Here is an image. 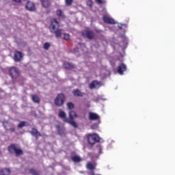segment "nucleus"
Here are the masks:
<instances>
[{
	"label": "nucleus",
	"mask_w": 175,
	"mask_h": 175,
	"mask_svg": "<svg viewBox=\"0 0 175 175\" xmlns=\"http://www.w3.org/2000/svg\"><path fill=\"white\" fill-rule=\"evenodd\" d=\"M31 100L33 103H40V98L36 94L31 95Z\"/></svg>",
	"instance_id": "6ab92c4d"
},
{
	"label": "nucleus",
	"mask_w": 175,
	"mask_h": 175,
	"mask_svg": "<svg viewBox=\"0 0 175 175\" xmlns=\"http://www.w3.org/2000/svg\"><path fill=\"white\" fill-rule=\"evenodd\" d=\"M66 99V98L65 97L64 94H58L56 98H55L54 103L55 106H57V107H61V106H64V103H65Z\"/></svg>",
	"instance_id": "39448f33"
},
{
	"label": "nucleus",
	"mask_w": 175,
	"mask_h": 175,
	"mask_svg": "<svg viewBox=\"0 0 175 175\" xmlns=\"http://www.w3.org/2000/svg\"><path fill=\"white\" fill-rule=\"evenodd\" d=\"M56 131L60 136H62L64 135V128H62V126L59 124H57L55 126Z\"/></svg>",
	"instance_id": "412c9836"
},
{
	"label": "nucleus",
	"mask_w": 175,
	"mask_h": 175,
	"mask_svg": "<svg viewBox=\"0 0 175 175\" xmlns=\"http://www.w3.org/2000/svg\"><path fill=\"white\" fill-rule=\"evenodd\" d=\"M74 51H75V53H77V51H79V49L77 47L75 48Z\"/></svg>",
	"instance_id": "c9c22d12"
},
{
	"label": "nucleus",
	"mask_w": 175,
	"mask_h": 175,
	"mask_svg": "<svg viewBox=\"0 0 175 175\" xmlns=\"http://www.w3.org/2000/svg\"><path fill=\"white\" fill-rule=\"evenodd\" d=\"M91 129H95V125L91 126Z\"/></svg>",
	"instance_id": "e433bc0d"
},
{
	"label": "nucleus",
	"mask_w": 175,
	"mask_h": 175,
	"mask_svg": "<svg viewBox=\"0 0 175 175\" xmlns=\"http://www.w3.org/2000/svg\"><path fill=\"white\" fill-rule=\"evenodd\" d=\"M89 2H92V1H89Z\"/></svg>",
	"instance_id": "58836bf2"
},
{
	"label": "nucleus",
	"mask_w": 175,
	"mask_h": 175,
	"mask_svg": "<svg viewBox=\"0 0 175 175\" xmlns=\"http://www.w3.org/2000/svg\"><path fill=\"white\" fill-rule=\"evenodd\" d=\"M8 152L10 154H15L16 157H18V155H23L24 152L21 148L17 147V144H12L8 147Z\"/></svg>",
	"instance_id": "7ed1b4c3"
},
{
	"label": "nucleus",
	"mask_w": 175,
	"mask_h": 175,
	"mask_svg": "<svg viewBox=\"0 0 175 175\" xmlns=\"http://www.w3.org/2000/svg\"><path fill=\"white\" fill-rule=\"evenodd\" d=\"M51 46V44H50L49 42H45L43 45V49H44V50H49Z\"/></svg>",
	"instance_id": "cd10ccee"
},
{
	"label": "nucleus",
	"mask_w": 175,
	"mask_h": 175,
	"mask_svg": "<svg viewBox=\"0 0 175 175\" xmlns=\"http://www.w3.org/2000/svg\"><path fill=\"white\" fill-rule=\"evenodd\" d=\"M30 133L31 135H32V136H35L36 139L42 137V134L40 133V132H39V131H38L36 128H32Z\"/></svg>",
	"instance_id": "2eb2a0df"
},
{
	"label": "nucleus",
	"mask_w": 175,
	"mask_h": 175,
	"mask_svg": "<svg viewBox=\"0 0 175 175\" xmlns=\"http://www.w3.org/2000/svg\"><path fill=\"white\" fill-rule=\"evenodd\" d=\"M125 71H126V65L124 63L120 64L118 66V73L122 75Z\"/></svg>",
	"instance_id": "9d476101"
},
{
	"label": "nucleus",
	"mask_w": 175,
	"mask_h": 175,
	"mask_svg": "<svg viewBox=\"0 0 175 175\" xmlns=\"http://www.w3.org/2000/svg\"><path fill=\"white\" fill-rule=\"evenodd\" d=\"M63 66L64 69H66L67 70H72V69H75V68H76V66H75L73 63H70L68 62H65L63 64Z\"/></svg>",
	"instance_id": "ddd939ff"
},
{
	"label": "nucleus",
	"mask_w": 175,
	"mask_h": 175,
	"mask_svg": "<svg viewBox=\"0 0 175 175\" xmlns=\"http://www.w3.org/2000/svg\"><path fill=\"white\" fill-rule=\"evenodd\" d=\"M65 3L66 6H71L72 3H73V0H65Z\"/></svg>",
	"instance_id": "c756f323"
},
{
	"label": "nucleus",
	"mask_w": 175,
	"mask_h": 175,
	"mask_svg": "<svg viewBox=\"0 0 175 175\" xmlns=\"http://www.w3.org/2000/svg\"><path fill=\"white\" fill-rule=\"evenodd\" d=\"M40 1L42 8H45V9H49L51 6V1L50 0H40Z\"/></svg>",
	"instance_id": "f3484780"
},
{
	"label": "nucleus",
	"mask_w": 175,
	"mask_h": 175,
	"mask_svg": "<svg viewBox=\"0 0 175 175\" xmlns=\"http://www.w3.org/2000/svg\"><path fill=\"white\" fill-rule=\"evenodd\" d=\"M99 87H100V82L96 80L92 81L89 85V88L90 90H95V88H99Z\"/></svg>",
	"instance_id": "9b49d317"
},
{
	"label": "nucleus",
	"mask_w": 175,
	"mask_h": 175,
	"mask_svg": "<svg viewBox=\"0 0 175 175\" xmlns=\"http://www.w3.org/2000/svg\"><path fill=\"white\" fill-rule=\"evenodd\" d=\"M68 116L70 118L69 120H75V118H77V113L73 110L70 111Z\"/></svg>",
	"instance_id": "aec40b11"
},
{
	"label": "nucleus",
	"mask_w": 175,
	"mask_h": 175,
	"mask_svg": "<svg viewBox=\"0 0 175 175\" xmlns=\"http://www.w3.org/2000/svg\"><path fill=\"white\" fill-rule=\"evenodd\" d=\"M100 117L98 113H95L94 112L89 113V120L90 121H96L98 120H100Z\"/></svg>",
	"instance_id": "4468645a"
},
{
	"label": "nucleus",
	"mask_w": 175,
	"mask_h": 175,
	"mask_svg": "<svg viewBox=\"0 0 175 175\" xmlns=\"http://www.w3.org/2000/svg\"><path fill=\"white\" fill-rule=\"evenodd\" d=\"M18 128L21 129V128H24V126H25V121H22L21 122L18 124Z\"/></svg>",
	"instance_id": "c85d7f7f"
},
{
	"label": "nucleus",
	"mask_w": 175,
	"mask_h": 175,
	"mask_svg": "<svg viewBox=\"0 0 175 175\" xmlns=\"http://www.w3.org/2000/svg\"><path fill=\"white\" fill-rule=\"evenodd\" d=\"M56 14L59 18H65V14H64V12L61 10H57L56 11Z\"/></svg>",
	"instance_id": "393cba45"
},
{
	"label": "nucleus",
	"mask_w": 175,
	"mask_h": 175,
	"mask_svg": "<svg viewBox=\"0 0 175 175\" xmlns=\"http://www.w3.org/2000/svg\"><path fill=\"white\" fill-rule=\"evenodd\" d=\"M59 28V23L57 21V18H53L51 20V25L49 26L50 32L54 33L55 37L59 38L62 36V29Z\"/></svg>",
	"instance_id": "f257e3e1"
},
{
	"label": "nucleus",
	"mask_w": 175,
	"mask_h": 175,
	"mask_svg": "<svg viewBox=\"0 0 175 175\" xmlns=\"http://www.w3.org/2000/svg\"><path fill=\"white\" fill-rule=\"evenodd\" d=\"M9 75L13 80H16V79L20 76V72H18V70H17V68L12 67L9 70Z\"/></svg>",
	"instance_id": "0eeeda50"
},
{
	"label": "nucleus",
	"mask_w": 175,
	"mask_h": 175,
	"mask_svg": "<svg viewBox=\"0 0 175 175\" xmlns=\"http://www.w3.org/2000/svg\"><path fill=\"white\" fill-rule=\"evenodd\" d=\"M10 170L8 168H3L0 171V175H10Z\"/></svg>",
	"instance_id": "b1692460"
},
{
	"label": "nucleus",
	"mask_w": 175,
	"mask_h": 175,
	"mask_svg": "<svg viewBox=\"0 0 175 175\" xmlns=\"http://www.w3.org/2000/svg\"><path fill=\"white\" fill-rule=\"evenodd\" d=\"M103 20L106 24H116V21L113 18H110L108 16H104Z\"/></svg>",
	"instance_id": "dca6fc26"
},
{
	"label": "nucleus",
	"mask_w": 175,
	"mask_h": 175,
	"mask_svg": "<svg viewBox=\"0 0 175 175\" xmlns=\"http://www.w3.org/2000/svg\"><path fill=\"white\" fill-rule=\"evenodd\" d=\"M64 40H69V39H70V36L68 33H64Z\"/></svg>",
	"instance_id": "7c9ffc66"
},
{
	"label": "nucleus",
	"mask_w": 175,
	"mask_h": 175,
	"mask_svg": "<svg viewBox=\"0 0 175 175\" xmlns=\"http://www.w3.org/2000/svg\"><path fill=\"white\" fill-rule=\"evenodd\" d=\"M0 154H1V150H0Z\"/></svg>",
	"instance_id": "ea45409f"
},
{
	"label": "nucleus",
	"mask_w": 175,
	"mask_h": 175,
	"mask_svg": "<svg viewBox=\"0 0 175 175\" xmlns=\"http://www.w3.org/2000/svg\"><path fill=\"white\" fill-rule=\"evenodd\" d=\"M8 131H10V132H15L16 128H14V127H10V129H8Z\"/></svg>",
	"instance_id": "72a5a7b5"
},
{
	"label": "nucleus",
	"mask_w": 175,
	"mask_h": 175,
	"mask_svg": "<svg viewBox=\"0 0 175 175\" xmlns=\"http://www.w3.org/2000/svg\"><path fill=\"white\" fill-rule=\"evenodd\" d=\"M96 150H98V153L102 154V146H100V145H98L96 146Z\"/></svg>",
	"instance_id": "2f4dec72"
},
{
	"label": "nucleus",
	"mask_w": 175,
	"mask_h": 175,
	"mask_svg": "<svg viewBox=\"0 0 175 175\" xmlns=\"http://www.w3.org/2000/svg\"><path fill=\"white\" fill-rule=\"evenodd\" d=\"M25 8L29 12H35L36 10V6H35V3L32 1H27L25 5Z\"/></svg>",
	"instance_id": "6e6552de"
},
{
	"label": "nucleus",
	"mask_w": 175,
	"mask_h": 175,
	"mask_svg": "<svg viewBox=\"0 0 175 175\" xmlns=\"http://www.w3.org/2000/svg\"><path fill=\"white\" fill-rule=\"evenodd\" d=\"M72 94L74 95V96H81V97H83L84 96V95H85V94L81 92V91L79 89H76V90H74L72 91Z\"/></svg>",
	"instance_id": "a211bd4d"
},
{
	"label": "nucleus",
	"mask_w": 175,
	"mask_h": 175,
	"mask_svg": "<svg viewBox=\"0 0 175 175\" xmlns=\"http://www.w3.org/2000/svg\"><path fill=\"white\" fill-rule=\"evenodd\" d=\"M118 27L120 28V29H122V25L121 27L118 26Z\"/></svg>",
	"instance_id": "4c0bfd02"
},
{
	"label": "nucleus",
	"mask_w": 175,
	"mask_h": 175,
	"mask_svg": "<svg viewBox=\"0 0 175 175\" xmlns=\"http://www.w3.org/2000/svg\"><path fill=\"white\" fill-rule=\"evenodd\" d=\"M58 116L59 118H62L64 122H67V124H70L73 126V128H77L78 125L76 122H75V120H69V118H66V113L64 111H60L59 112Z\"/></svg>",
	"instance_id": "f03ea898"
},
{
	"label": "nucleus",
	"mask_w": 175,
	"mask_h": 175,
	"mask_svg": "<svg viewBox=\"0 0 175 175\" xmlns=\"http://www.w3.org/2000/svg\"><path fill=\"white\" fill-rule=\"evenodd\" d=\"M81 33L83 38H85L89 40H94V39H95V37H96L95 32H94L90 29H87L85 30H83Z\"/></svg>",
	"instance_id": "423d86ee"
},
{
	"label": "nucleus",
	"mask_w": 175,
	"mask_h": 175,
	"mask_svg": "<svg viewBox=\"0 0 175 175\" xmlns=\"http://www.w3.org/2000/svg\"><path fill=\"white\" fill-rule=\"evenodd\" d=\"M86 169L90 170V172H94V170L96 169V163H92L91 161L88 162L86 164Z\"/></svg>",
	"instance_id": "f8f14e48"
},
{
	"label": "nucleus",
	"mask_w": 175,
	"mask_h": 175,
	"mask_svg": "<svg viewBox=\"0 0 175 175\" xmlns=\"http://www.w3.org/2000/svg\"><path fill=\"white\" fill-rule=\"evenodd\" d=\"M88 142L90 146H94L96 143L100 142V137L96 133L88 134L87 135Z\"/></svg>",
	"instance_id": "20e7f679"
},
{
	"label": "nucleus",
	"mask_w": 175,
	"mask_h": 175,
	"mask_svg": "<svg viewBox=\"0 0 175 175\" xmlns=\"http://www.w3.org/2000/svg\"><path fill=\"white\" fill-rule=\"evenodd\" d=\"M23 57L24 55H23V53L18 51H16L14 55V60L15 61V62H20V61L23 59Z\"/></svg>",
	"instance_id": "1a4fd4ad"
},
{
	"label": "nucleus",
	"mask_w": 175,
	"mask_h": 175,
	"mask_svg": "<svg viewBox=\"0 0 175 175\" xmlns=\"http://www.w3.org/2000/svg\"><path fill=\"white\" fill-rule=\"evenodd\" d=\"M29 172L31 175H40V171L36 170L35 168L29 169Z\"/></svg>",
	"instance_id": "5701e85b"
},
{
	"label": "nucleus",
	"mask_w": 175,
	"mask_h": 175,
	"mask_svg": "<svg viewBox=\"0 0 175 175\" xmlns=\"http://www.w3.org/2000/svg\"><path fill=\"white\" fill-rule=\"evenodd\" d=\"M67 107L68 110H73V109H75V105L72 103L69 102L67 103Z\"/></svg>",
	"instance_id": "a878e982"
},
{
	"label": "nucleus",
	"mask_w": 175,
	"mask_h": 175,
	"mask_svg": "<svg viewBox=\"0 0 175 175\" xmlns=\"http://www.w3.org/2000/svg\"><path fill=\"white\" fill-rule=\"evenodd\" d=\"M72 161L75 162V163H79V162H81V158L79 155H75L74 157H71Z\"/></svg>",
	"instance_id": "4be33fe9"
},
{
	"label": "nucleus",
	"mask_w": 175,
	"mask_h": 175,
	"mask_svg": "<svg viewBox=\"0 0 175 175\" xmlns=\"http://www.w3.org/2000/svg\"><path fill=\"white\" fill-rule=\"evenodd\" d=\"M3 126L8 131L10 128V124L8 122H3Z\"/></svg>",
	"instance_id": "bb28decb"
},
{
	"label": "nucleus",
	"mask_w": 175,
	"mask_h": 175,
	"mask_svg": "<svg viewBox=\"0 0 175 175\" xmlns=\"http://www.w3.org/2000/svg\"><path fill=\"white\" fill-rule=\"evenodd\" d=\"M91 175H100V174H95V172H94V171H92V172H91Z\"/></svg>",
	"instance_id": "f704fd0d"
},
{
	"label": "nucleus",
	"mask_w": 175,
	"mask_h": 175,
	"mask_svg": "<svg viewBox=\"0 0 175 175\" xmlns=\"http://www.w3.org/2000/svg\"><path fill=\"white\" fill-rule=\"evenodd\" d=\"M95 2L98 5H102V3H105V1L103 0H95Z\"/></svg>",
	"instance_id": "473e14b6"
}]
</instances>
